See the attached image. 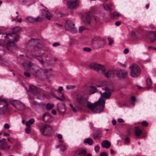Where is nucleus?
<instances>
[{
    "label": "nucleus",
    "instance_id": "obj_51",
    "mask_svg": "<svg viewBox=\"0 0 156 156\" xmlns=\"http://www.w3.org/2000/svg\"><path fill=\"white\" fill-rule=\"evenodd\" d=\"M59 44L58 43L56 42L55 43L53 44V47H56L57 46H59Z\"/></svg>",
    "mask_w": 156,
    "mask_h": 156
},
{
    "label": "nucleus",
    "instance_id": "obj_30",
    "mask_svg": "<svg viewBox=\"0 0 156 156\" xmlns=\"http://www.w3.org/2000/svg\"><path fill=\"white\" fill-rule=\"evenodd\" d=\"M90 88L91 94H92L95 92H98L99 93V92L94 86H91Z\"/></svg>",
    "mask_w": 156,
    "mask_h": 156
},
{
    "label": "nucleus",
    "instance_id": "obj_59",
    "mask_svg": "<svg viewBox=\"0 0 156 156\" xmlns=\"http://www.w3.org/2000/svg\"><path fill=\"white\" fill-rule=\"evenodd\" d=\"M125 140L126 142L127 143H129L130 142L129 139L128 137H126L125 138Z\"/></svg>",
    "mask_w": 156,
    "mask_h": 156
},
{
    "label": "nucleus",
    "instance_id": "obj_64",
    "mask_svg": "<svg viewBox=\"0 0 156 156\" xmlns=\"http://www.w3.org/2000/svg\"><path fill=\"white\" fill-rule=\"evenodd\" d=\"M72 109V110L74 112H76V108L74 107Z\"/></svg>",
    "mask_w": 156,
    "mask_h": 156
},
{
    "label": "nucleus",
    "instance_id": "obj_12",
    "mask_svg": "<svg viewBox=\"0 0 156 156\" xmlns=\"http://www.w3.org/2000/svg\"><path fill=\"white\" fill-rule=\"evenodd\" d=\"M115 71L114 70L110 69L106 72L105 71L104 73H102L103 75L108 79H111L113 78L115 74Z\"/></svg>",
    "mask_w": 156,
    "mask_h": 156
},
{
    "label": "nucleus",
    "instance_id": "obj_54",
    "mask_svg": "<svg viewBox=\"0 0 156 156\" xmlns=\"http://www.w3.org/2000/svg\"><path fill=\"white\" fill-rule=\"evenodd\" d=\"M73 88V87L71 86H67L66 87V88L67 90H69Z\"/></svg>",
    "mask_w": 156,
    "mask_h": 156
},
{
    "label": "nucleus",
    "instance_id": "obj_14",
    "mask_svg": "<svg viewBox=\"0 0 156 156\" xmlns=\"http://www.w3.org/2000/svg\"><path fill=\"white\" fill-rule=\"evenodd\" d=\"M117 75L119 77L125 79L127 76V72L126 71L120 69L117 71Z\"/></svg>",
    "mask_w": 156,
    "mask_h": 156
},
{
    "label": "nucleus",
    "instance_id": "obj_45",
    "mask_svg": "<svg viewBox=\"0 0 156 156\" xmlns=\"http://www.w3.org/2000/svg\"><path fill=\"white\" fill-rule=\"evenodd\" d=\"M108 154L106 152H102L100 154V156H108Z\"/></svg>",
    "mask_w": 156,
    "mask_h": 156
},
{
    "label": "nucleus",
    "instance_id": "obj_36",
    "mask_svg": "<svg viewBox=\"0 0 156 156\" xmlns=\"http://www.w3.org/2000/svg\"><path fill=\"white\" fill-rule=\"evenodd\" d=\"M60 150L62 151H64L66 149V145L64 144H61L59 145Z\"/></svg>",
    "mask_w": 156,
    "mask_h": 156
},
{
    "label": "nucleus",
    "instance_id": "obj_23",
    "mask_svg": "<svg viewBox=\"0 0 156 156\" xmlns=\"http://www.w3.org/2000/svg\"><path fill=\"white\" fill-rule=\"evenodd\" d=\"M112 6V4H108L107 3H105L103 4V6L105 9L106 10L109 12L111 11V7Z\"/></svg>",
    "mask_w": 156,
    "mask_h": 156
},
{
    "label": "nucleus",
    "instance_id": "obj_50",
    "mask_svg": "<svg viewBox=\"0 0 156 156\" xmlns=\"http://www.w3.org/2000/svg\"><path fill=\"white\" fill-rule=\"evenodd\" d=\"M129 52V50L128 48H126L124 49L123 52L124 54H126Z\"/></svg>",
    "mask_w": 156,
    "mask_h": 156
},
{
    "label": "nucleus",
    "instance_id": "obj_26",
    "mask_svg": "<svg viewBox=\"0 0 156 156\" xmlns=\"http://www.w3.org/2000/svg\"><path fill=\"white\" fill-rule=\"evenodd\" d=\"M43 15L49 20H50L51 17V16L49 12L47 10H44V12H43Z\"/></svg>",
    "mask_w": 156,
    "mask_h": 156
},
{
    "label": "nucleus",
    "instance_id": "obj_43",
    "mask_svg": "<svg viewBox=\"0 0 156 156\" xmlns=\"http://www.w3.org/2000/svg\"><path fill=\"white\" fill-rule=\"evenodd\" d=\"M141 124L144 126H147L148 125V123L146 121H143L141 123Z\"/></svg>",
    "mask_w": 156,
    "mask_h": 156
},
{
    "label": "nucleus",
    "instance_id": "obj_29",
    "mask_svg": "<svg viewBox=\"0 0 156 156\" xmlns=\"http://www.w3.org/2000/svg\"><path fill=\"white\" fill-rule=\"evenodd\" d=\"M120 16V15L118 12H114L112 14L111 17L112 19H114L118 18Z\"/></svg>",
    "mask_w": 156,
    "mask_h": 156
},
{
    "label": "nucleus",
    "instance_id": "obj_1",
    "mask_svg": "<svg viewBox=\"0 0 156 156\" xmlns=\"http://www.w3.org/2000/svg\"><path fill=\"white\" fill-rule=\"evenodd\" d=\"M2 38V40H0V46H4L5 45L6 49L9 52L14 53L15 50L17 49L18 48L16 46V44L14 43L13 40H10L9 38L3 37V36H0Z\"/></svg>",
    "mask_w": 156,
    "mask_h": 156
},
{
    "label": "nucleus",
    "instance_id": "obj_24",
    "mask_svg": "<svg viewBox=\"0 0 156 156\" xmlns=\"http://www.w3.org/2000/svg\"><path fill=\"white\" fill-rule=\"evenodd\" d=\"M135 135L136 136H140L142 133V130L139 127H136L135 128Z\"/></svg>",
    "mask_w": 156,
    "mask_h": 156
},
{
    "label": "nucleus",
    "instance_id": "obj_47",
    "mask_svg": "<svg viewBox=\"0 0 156 156\" xmlns=\"http://www.w3.org/2000/svg\"><path fill=\"white\" fill-rule=\"evenodd\" d=\"M63 90V87L62 86H60L58 87V90L57 91L59 93H61V91Z\"/></svg>",
    "mask_w": 156,
    "mask_h": 156
},
{
    "label": "nucleus",
    "instance_id": "obj_31",
    "mask_svg": "<svg viewBox=\"0 0 156 156\" xmlns=\"http://www.w3.org/2000/svg\"><path fill=\"white\" fill-rule=\"evenodd\" d=\"M78 155L81 156H85L86 154V151L83 149L79 151L77 153Z\"/></svg>",
    "mask_w": 156,
    "mask_h": 156
},
{
    "label": "nucleus",
    "instance_id": "obj_60",
    "mask_svg": "<svg viewBox=\"0 0 156 156\" xmlns=\"http://www.w3.org/2000/svg\"><path fill=\"white\" fill-rule=\"evenodd\" d=\"M51 112H52V114H53L54 115H56V112L55 110L54 109H53L52 110Z\"/></svg>",
    "mask_w": 156,
    "mask_h": 156
},
{
    "label": "nucleus",
    "instance_id": "obj_42",
    "mask_svg": "<svg viewBox=\"0 0 156 156\" xmlns=\"http://www.w3.org/2000/svg\"><path fill=\"white\" fill-rule=\"evenodd\" d=\"M39 48H37V46H35L32 49L31 51V52H34L36 51H38Z\"/></svg>",
    "mask_w": 156,
    "mask_h": 156
},
{
    "label": "nucleus",
    "instance_id": "obj_11",
    "mask_svg": "<svg viewBox=\"0 0 156 156\" xmlns=\"http://www.w3.org/2000/svg\"><path fill=\"white\" fill-rule=\"evenodd\" d=\"M12 105L19 110H22L25 108L24 105L20 101L13 100L12 101Z\"/></svg>",
    "mask_w": 156,
    "mask_h": 156
},
{
    "label": "nucleus",
    "instance_id": "obj_6",
    "mask_svg": "<svg viewBox=\"0 0 156 156\" xmlns=\"http://www.w3.org/2000/svg\"><path fill=\"white\" fill-rule=\"evenodd\" d=\"M92 45L95 49L103 48L105 44L104 40L100 37H95L92 40Z\"/></svg>",
    "mask_w": 156,
    "mask_h": 156
},
{
    "label": "nucleus",
    "instance_id": "obj_9",
    "mask_svg": "<svg viewBox=\"0 0 156 156\" xmlns=\"http://www.w3.org/2000/svg\"><path fill=\"white\" fill-rule=\"evenodd\" d=\"M89 67L91 69L94 70L97 72L101 70L102 73L106 70V68L104 65L95 62L90 64Z\"/></svg>",
    "mask_w": 156,
    "mask_h": 156
},
{
    "label": "nucleus",
    "instance_id": "obj_52",
    "mask_svg": "<svg viewBox=\"0 0 156 156\" xmlns=\"http://www.w3.org/2000/svg\"><path fill=\"white\" fill-rule=\"evenodd\" d=\"M120 123L123 122H124V121L122 119H118L117 120Z\"/></svg>",
    "mask_w": 156,
    "mask_h": 156
},
{
    "label": "nucleus",
    "instance_id": "obj_62",
    "mask_svg": "<svg viewBox=\"0 0 156 156\" xmlns=\"http://www.w3.org/2000/svg\"><path fill=\"white\" fill-rule=\"evenodd\" d=\"M55 97L56 98H57V99L58 100H60L62 101H63V99H62L61 98H59V97H57V96H56V97Z\"/></svg>",
    "mask_w": 156,
    "mask_h": 156
},
{
    "label": "nucleus",
    "instance_id": "obj_57",
    "mask_svg": "<svg viewBox=\"0 0 156 156\" xmlns=\"http://www.w3.org/2000/svg\"><path fill=\"white\" fill-rule=\"evenodd\" d=\"M131 100L133 101H135L136 100V98L135 96H133L131 98Z\"/></svg>",
    "mask_w": 156,
    "mask_h": 156
},
{
    "label": "nucleus",
    "instance_id": "obj_40",
    "mask_svg": "<svg viewBox=\"0 0 156 156\" xmlns=\"http://www.w3.org/2000/svg\"><path fill=\"white\" fill-rule=\"evenodd\" d=\"M85 29V28L83 26H81L80 27L79 29V32L80 33L82 32L83 30H84Z\"/></svg>",
    "mask_w": 156,
    "mask_h": 156
},
{
    "label": "nucleus",
    "instance_id": "obj_20",
    "mask_svg": "<svg viewBox=\"0 0 156 156\" xmlns=\"http://www.w3.org/2000/svg\"><path fill=\"white\" fill-rule=\"evenodd\" d=\"M101 145L102 147L108 149L110 147L111 143L108 140H104L102 142Z\"/></svg>",
    "mask_w": 156,
    "mask_h": 156
},
{
    "label": "nucleus",
    "instance_id": "obj_17",
    "mask_svg": "<svg viewBox=\"0 0 156 156\" xmlns=\"http://www.w3.org/2000/svg\"><path fill=\"white\" fill-rule=\"evenodd\" d=\"M74 25H75L72 23L70 20L68 19L66 20L65 24V27L66 29L70 30L71 29H73L74 28L73 26Z\"/></svg>",
    "mask_w": 156,
    "mask_h": 156
},
{
    "label": "nucleus",
    "instance_id": "obj_35",
    "mask_svg": "<svg viewBox=\"0 0 156 156\" xmlns=\"http://www.w3.org/2000/svg\"><path fill=\"white\" fill-rule=\"evenodd\" d=\"M37 40H35L34 39H32L29 41L28 44L29 45H34L37 42Z\"/></svg>",
    "mask_w": 156,
    "mask_h": 156
},
{
    "label": "nucleus",
    "instance_id": "obj_19",
    "mask_svg": "<svg viewBox=\"0 0 156 156\" xmlns=\"http://www.w3.org/2000/svg\"><path fill=\"white\" fill-rule=\"evenodd\" d=\"M40 18L39 17H37L36 18H34L32 17H27L26 19L29 22L31 23H36L40 19Z\"/></svg>",
    "mask_w": 156,
    "mask_h": 156
},
{
    "label": "nucleus",
    "instance_id": "obj_8",
    "mask_svg": "<svg viewBox=\"0 0 156 156\" xmlns=\"http://www.w3.org/2000/svg\"><path fill=\"white\" fill-rule=\"evenodd\" d=\"M9 111L7 100L6 99L0 100V115Z\"/></svg>",
    "mask_w": 156,
    "mask_h": 156
},
{
    "label": "nucleus",
    "instance_id": "obj_5",
    "mask_svg": "<svg viewBox=\"0 0 156 156\" xmlns=\"http://www.w3.org/2000/svg\"><path fill=\"white\" fill-rule=\"evenodd\" d=\"M87 98L79 94H77L76 95V103L78 106H76V108L78 109H82L83 108H86V102L87 101Z\"/></svg>",
    "mask_w": 156,
    "mask_h": 156
},
{
    "label": "nucleus",
    "instance_id": "obj_55",
    "mask_svg": "<svg viewBox=\"0 0 156 156\" xmlns=\"http://www.w3.org/2000/svg\"><path fill=\"white\" fill-rule=\"evenodd\" d=\"M120 23H121L120 22L117 21L115 23V24L117 26H119L120 25Z\"/></svg>",
    "mask_w": 156,
    "mask_h": 156
},
{
    "label": "nucleus",
    "instance_id": "obj_63",
    "mask_svg": "<svg viewBox=\"0 0 156 156\" xmlns=\"http://www.w3.org/2000/svg\"><path fill=\"white\" fill-rule=\"evenodd\" d=\"M4 136H7L9 135V134L5 132L4 133Z\"/></svg>",
    "mask_w": 156,
    "mask_h": 156
},
{
    "label": "nucleus",
    "instance_id": "obj_27",
    "mask_svg": "<svg viewBox=\"0 0 156 156\" xmlns=\"http://www.w3.org/2000/svg\"><path fill=\"white\" fill-rule=\"evenodd\" d=\"M84 143H86L89 145H91L93 143V139L91 138H88L85 139L83 141Z\"/></svg>",
    "mask_w": 156,
    "mask_h": 156
},
{
    "label": "nucleus",
    "instance_id": "obj_39",
    "mask_svg": "<svg viewBox=\"0 0 156 156\" xmlns=\"http://www.w3.org/2000/svg\"><path fill=\"white\" fill-rule=\"evenodd\" d=\"M108 40L109 42V43H108L109 45L110 46H111L112 45V44L113 43V42H114L113 40L110 37L108 38Z\"/></svg>",
    "mask_w": 156,
    "mask_h": 156
},
{
    "label": "nucleus",
    "instance_id": "obj_21",
    "mask_svg": "<svg viewBox=\"0 0 156 156\" xmlns=\"http://www.w3.org/2000/svg\"><path fill=\"white\" fill-rule=\"evenodd\" d=\"M10 147V145H8L7 143L6 142H4L2 144H0V150H4L7 149H9Z\"/></svg>",
    "mask_w": 156,
    "mask_h": 156
},
{
    "label": "nucleus",
    "instance_id": "obj_41",
    "mask_svg": "<svg viewBox=\"0 0 156 156\" xmlns=\"http://www.w3.org/2000/svg\"><path fill=\"white\" fill-rule=\"evenodd\" d=\"M94 149L96 153L98 152L100 150L99 146L98 145L95 146L94 147Z\"/></svg>",
    "mask_w": 156,
    "mask_h": 156
},
{
    "label": "nucleus",
    "instance_id": "obj_13",
    "mask_svg": "<svg viewBox=\"0 0 156 156\" xmlns=\"http://www.w3.org/2000/svg\"><path fill=\"white\" fill-rule=\"evenodd\" d=\"M67 6L71 9H76L77 8L79 5V3L76 0H70L67 2Z\"/></svg>",
    "mask_w": 156,
    "mask_h": 156
},
{
    "label": "nucleus",
    "instance_id": "obj_53",
    "mask_svg": "<svg viewBox=\"0 0 156 156\" xmlns=\"http://www.w3.org/2000/svg\"><path fill=\"white\" fill-rule=\"evenodd\" d=\"M37 59L41 63V64L42 65L44 64V61L43 60H42L41 59L40 60L38 58H37Z\"/></svg>",
    "mask_w": 156,
    "mask_h": 156
},
{
    "label": "nucleus",
    "instance_id": "obj_56",
    "mask_svg": "<svg viewBox=\"0 0 156 156\" xmlns=\"http://www.w3.org/2000/svg\"><path fill=\"white\" fill-rule=\"evenodd\" d=\"M57 137L59 139H62V136L60 134H58L57 135Z\"/></svg>",
    "mask_w": 156,
    "mask_h": 156
},
{
    "label": "nucleus",
    "instance_id": "obj_4",
    "mask_svg": "<svg viewBox=\"0 0 156 156\" xmlns=\"http://www.w3.org/2000/svg\"><path fill=\"white\" fill-rule=\"evenodd\" d=\"M21 30V28L20 27H16L13 28L12 34H2L0 32V36H3L5 38L6 37L10 40H13L14 41H17L19 39V36L17 33L20 31Z\"/></svg>",
    "mask_w": 156,
    "mask_h": 156
},
{
    "label": "nucleus",
    "instance_id": "obj_61",
    "mask_svg": "<svg viewBox=\"0 0 156 156\" xmlns=\"http://www.w3.org/2000/svg\"><path fill=\"white\" fill-rule=\"evenodd\" d=\"M116 122L115 120H113L112 121V123L113 125H115L116 124Z\"/></svg>",
    "mask_w": 156,
    "mask_h": 156
},
{
    "label": "nucleus",
    "instance_id": "obj_2",
    "mask_svg": "<svg viewBox=\"0 0 156 156\" xmlns=\"http://www.w3.org/2000/svg\"><path fill=\"white\" fill-rule=\"evenodd\" d=\"M113 86L112 85L109 87L107 86L105 87L104 88H102L103 89L105 90V92L102 93L101 91H99V93L101 94V96L100 98L98 101V102H99L101 103V105L103 106H102L104 107L105 105V101L106 99H109L111 96L112 92H113Z\"/></svg>",
    "mask_w": 156,
    "mask_h": 156
},
{
    "label": "nucleus",
    "instance_id": "obj_18",
    "mask_svg": "<svg viewBox=\"0 0 156 156\" xmlns=\"http://www.w3.org/2000/svg\"><path fill=\"white\" fill-rule=\"evenodd\" d=\"M29 90L34 95L38 94L40 92V90L37 87L34 85H30L29 87Z\"/></svg>",
    "mask_w": 156,
    "mask_h": 156
},
{
    "label": "nucleus",
    "instance_id": "obj_3",
    "mask_svg": "<svg viewBox=\"0 0 156 156\" xmlns=\"http://www.w3.org/2000/svg\"><path fill=\"white\" fill-rule=\"evenodd\" d=\"M98 101L92 104L87 100L86 102V107L90 109L94 113L100 112L103 111L104 107L102 106L101 103L98 102Z\"/></svg>",
    "mask_w": 156,
    "mask_h": 156
},
{
    "label": "nucleus",
    "instance_id": "obj_10",
    "mask_svg": "<svg viewBox=\"0 0 156 156\" xmlns=\"http://www.w3.org/2000/svg\"><path fill=\"white\" fill-rule=\"evenodd\" d=\"M39 130L41 134L44 136L50 135L52 132V128L48 125L41 126Z\"/></svg>",
    "mask_w": 156,
    "mask_h": 156
},
{
    "label": "nucleus",
    "instance_id": "obj_28",
    "mask_svg": "<svg viewBox=\"0 0 156 156\" xmlns=\"http://www.w3.org/2000/svg\"><path fill=\"white\" fill-rule=\"evenodd\" d=\"M147 87L145 88L147 89H148L151 88V86L152 85L151 80L150 78H147L146 80Z\"/></svg>",
    "mask_w": 156,
    "mask_h": 156
},
{
    "label": "nucleus",
    "instance_id": "obj_22",
    "mask_svg": "<svg viewBox=\"0 0 156 156\" xmlns=\"http://www.w3.org/2000/svg\"><path fill=\"white\" fill-rule=\"evenodd\" d=\"M149 39L151 42H153L156 40V32L152 31L150 32Z\"/></svg>",
    "mask_w": 156,
    "mask_h": 156
},
{
    "label": "nucleus",
    "instance_id": "obj_37",
    "mask_svg": "<svg viewBox=\"0 0 156 156\" xmlns=\"http://www.w3.org/2000/svg\"><path fill=\"white\" fill-rule=\"evenodd\" d=\"M44 74L47 77L48 76L51 74L50 69H46L44 71Z\"/></svg>",
    "mask_w": 156,
    "mask_h": 156
},
{
    "label": "nucleus",
    "instance_id": "obj_32",
    "mask_svg": "<svg viewBox=\"0 0 156 156\" xmlns=\"http://www.w3.org/2000/svg\"><path fill=\"white\" fill-rule=\"evenodd\" d=\"M26 125V127L25 129V132L29 134L31 132V126L29 125L28 123Z\"/></svg>",
    "mask_w": 156,
    "mask_h": 156
},
{
    "label": "nucleus",
    "instance_id": "obj_16",
    "mask_svg": "<svg viewBox=\"0 0 156 156\" xmlns=\"http://www.w3.org/2000/svg\"><path fill=\"white\" fill-rule=\"evenodd\" d=\"M42 119L44 121L48 122L52 121L53 119L52 117L48 112H46L43 115Z\"/></svg>",
    "mask_w": 156,
    "mask_h": 156
},
{
    "label": "nucleus",
    "instance_id": "obj_46",
    "mask_svg": "<svg viewBox=\"0 0 156 156\" xmlns=\"http://www.w3.org/2000/svg\"><path fill=\"white\" fill-rule=\"evenodd\" d=\"M24 75L27 77H29L30 76V73L28 72H25L24 73Z\"/></svg>",
    "mask_w": 156,
    "mask_h": 156
},
{
    "label": "nucleus",
    "instance_id": "obj_33",
    "mask_svg": "<svg viewBox=\"0 0 156 156\" xmlns=\"http://www.w3.org/2000/svg\"><path fill=\"white\" fill-rule=\"evenodd\" d=\"M35 120L33 119H31L29 120L28 121L26 122V125H27V123L29 125H30L33 124Z\"/></svg>",
    "mask_w": 156,
    "mask_h": 156
},
{
    "label": "nucleus",
    "instance_id": "obj_49",
    "mask_svg": "<svg viewBox=\"0 0 156 156\" xmlns=\"http://www.w3.org/2000/svg\"><path fill=\"white\" fill-rule=\"evenodd\" d=\"M4 127L5 128L8 129L9 128V126L8 123H5L4 125Z\"/></svg>",
    "mask_w": 156,
    "mask_h": 156
},
{
    "label": "nucleus",
    "instance_id": "obj_48",
    "mask_svg": "<svg viewBox=\"0 0 156 156\" xmlns=\"http://www.w3.org/2000/svg\"><path fill=\"white\" fill-rule=\"evenodd\" d=\"M0 60L2 61L3 62H5L6 60L4 58H3L2 56L0 55Z\"/></svg>",
    "mask_w": 156,
    "mask_h": 156
},
{
    "label": "nucleus",
    "instance_id": "obj_7",
    "mask_svg": "<svg viewBox=\"0 0 156 156\" xmlns=\"http://www.w3.org/2000/svg\"><path fill=\"white\" fill-rule=\"evenodd\" d=\"M129 68L131 70L130 75L131 77L136 78L140 75L141 69L137 65L133 64L129 66Z\"/></svg>",
    "mask_w": 156,
    "mask_h": 156
},
{
    "label": "nucleus",
    "instance_id": "obj_58",
    "mask_svg": "<svg viewBox=\"0 0 156 156\" xmlns=\"http://www.w3.org/2000/svg\"><path fill=\"white\" fill-rule=\"evenodd\" d=\"M61 97H62V98H61L62 99H63V101H64V100H65V98L64 97V95L63 93H62Z\"/></svg>",
    "mask_w": 156,
    "mask_h": 156
},
{
    "label": "nucleus",
    "instance_id": "obj_34",
    "mask_svg": "<svg viewBox=\"0 0 156 156\" xmlns=\"http://www.w3.org/2000/svg\"><path fill=\"white\" fill-rule=\"evenodd\" d=\"M54 105L53 104H48L46 105V108L48 110H49L53 108Z\"/></svg>",
    "mask_w": 156,
    "mask_h": 156
},
{
    "label": "nucleus",
    "instance_id": "obj_44",
    "mask_svg": "<svg viewBox=\"0 0 156 156\" xmlns=\"http://www.w3.org/2000/svg\"><path fill=\"white\" fill-rule=\"evenodd\" d=\"M83 50L85 51L90 52L91 51V49L89 48L86 47L83 48Z\"/></svg>",
    "mask_w": 156,
    "mask_h": 156
},
{
    "label": "nucleus",
    "instance_id": "obj_15",
    "mask_svg": "<svg viewBox=\"0 0 156 156\" xmlns=\"http://www.w3.org/2000/svg\"><path fill=\"white\" fill-rule=\"evenodd\" d=\"M91 12H87L86 14L85 18L83 19V21L86 25H89L90 24L91 17L90 15Z\"/></svg>",
    "mask_w": 156,
    "mask_h": 156
},
{
    "label": "nucleus",
    "instance_id": "obj_38",
    "mask_svg": "<svg viewBox=\"0 0 156 156\" xmlns=\"http://www.w3.org/2000/svg\"><path fill=\"white\" fill-rule=\"evenodd\" d=\"M33 65V63L30 62H29L27 64H26L25 63H23V65L24 66L27 67L28 68L30 67Z\"/></svg>",
    "mask_w": 156,
    "mask_h": 156
},
{
    "label": "nucleus",
    "instance_id": "obj_25",
    "mask_svg": "<svg viewBox=\"0 0 156 156\" xmlns=\"http://www.w3.org/2000/svg\"><path fill=\"white\" fill-rule=\"evenodd\" d=\"M102 136L101 133L99 131H97L93 135V137L95 139H98Z\"/></svg>",
    "mask_w": 156,
    "mask_h": 156
}]
</instances>
